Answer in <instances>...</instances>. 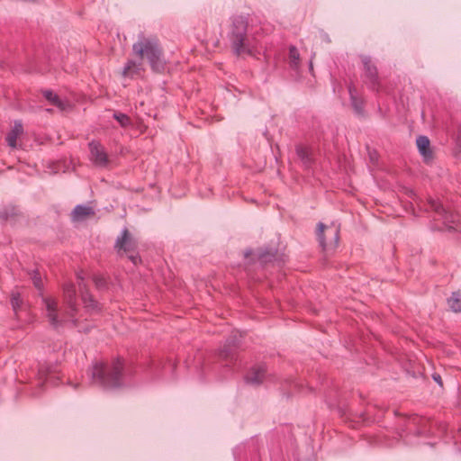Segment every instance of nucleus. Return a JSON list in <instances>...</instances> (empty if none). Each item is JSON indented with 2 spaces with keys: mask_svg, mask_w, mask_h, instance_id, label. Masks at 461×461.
Segmentation results:
<instances>
[{
  "mask_svg": "<svg viewBox=\"0 0 461 461\" xmlns=\"http://www.w3.org/2000/svg\"><path fill=\"white\" fill-rule=\"evenodd\" d=\"M43 303L45 304L46 310L48 312L47 317L49 319L50 323L55 329L63 325L65 319H59L58 315V303L55 299L50 297H44Z\"/></svg>",
  "mask_w": 461,
  "mask_h": 461,
  "instance_id": "10",
  "label": "nucleus"
},
{
  "mask_svg": "<svg viewBox=\"0 0 461 461\" xmlns=\"http://www.w3.org/2000/svg\"><path fill=\"white\" fill-rule=\"evenodd\" d=\"M79 291L81 294V299L85 304V307L92 311H99V303L95 300L94 296L90 294L86 285L79 284Z\"/></svg>",
  "mask_w": 461,
  "mask_h": 461,
  "instance_id": "14",
  "label": "nucleus"
},
{
  "mask_svg": "<svg viewBox=\"0 0 461 461\" xmlns=\"http://www.w3.org/2000/svg\"><path fill=\"white\" fill-rule=\"evenodd\" d=\"M77 280L79 281L78 285H79V284H81L82 285H86V284L84 283V276H83L82 272H79V273H77Z\"/></svg>",
  "mask_w": 461,
  "mask_h": 461,
  "instance_id": "31",
  "label": "nucleus"
},
{
  "mask_svg": "<svg viewBox=\"0 0 461 461\" xmlns=\"http://www.w3.org/2000/svg\"><path fill=\"white\" fill-rule=\"evenodd\" d=\"M93 282L97 290L103 291L108 289V281L101 275H94Z\"/></svg>",
  "mask_w": 461,
  "mask_h": 461,
  "instance_id": "21",
  "label": "nucleus"
},
{
  "mask_svg": "<svg viewBox=\"0 0 461 461\" xmlns=\"http://www.w3.org/2000/svg\"><path fill=\"white\" fill-rule=\"evenodd\" d=\"M267 366L266 363H258L253 365L245 375L247 384L258 386L263 384L267 375Z\"/></svg>",
  "mask_w": 461,
  "mask_h": 461,
  "instance_id": "9",
  "label": "nucleus"
},
{
  "mask_svg": "<svg viewBox=\"0 0 461 461\" xmlns=\"http://www.w3.org/2000/svg\"><path fill=\"white\" fill-rule=\"evenodd\" d=\"M23 126L19 122H15L14 128L12 131L8 133L6 137V140L10 147L16 148L17 147V139L22 135L23 133Z\"/></svg>",
  "mask_w": 461,
  "mask_h": 461,
  "instance_id": "18",
  "label": "nucleus"
},
{
  "mask_svg": "<svg viewBox=\"0 0 461 461\" xmlns=\"http://www.w3.org/2000/svg\"><path fill=\"white\" fill-rule=\"evenodd\" d=\"M350 95H351L352 103H353V105H354V107H355L356 111H357V113H360V112H361V103L356 100V98H355V96L353 95V93H352V91H351V90H350Z\"/></svg>",
  "mask_w": 461,
  "mask_h": 461,
  "instance_id": "27",
  "label": "nucleus"
},
{
  "mask_svg": "<svg viewBox=\"0 0 461 461\" xmlns=\"http://www.w3.org/2000/svg\"><path fill=\"white\" fill-rule=\"evenodd\" d=\"M91 160L98 167H106L109 164V158L104 149L98 143L91 142L89 144Z\"/></svg>",
  "mask_w": 461,
  "mask_h": 461,
  "instance_id": "13",
  "label": "nucleus"
},
{
  "mask_svg": "<svg viewBox=\"0 0 461 461\" xmlns=\"http://www.w3.org/2000/svg\"><path fill=\"white\" fill-rule=\"evenodd\" d=\"M429 208L435 212H439V210L441 208V204L438 201L433 200V199L429 200Z\"/></svg>",
  "mask_w": 461,
  "mask_h": 461,
  "instance_id": "26",
  "label": "nucleus"
},
{
  "mask_svg": "<svg viewBox=\"0 0 461 461\" xmlns=\"http://www.w3.org/2000/svg\"><path fill=\"white\" fill-rule=\"evenodd\" d=\"M317 240L325 252L335 249L339 244V232H317Z\"/></svg>",
  "mask_w": 461,
  "mask_h": 461,
  "instance_id": "11",
  "label": "nucleus"
},
{
  "mask_svg": "<svg viewBox=\"0 0 461 461\" xmlns=\"http://www.w3.org/2000/svg\"><path fill=\"white\" fill-rule=\"evenodd\" d=\"M243 255L246 260L245 266L247 268L252 267L257 262H258L260 266L264 267L276 258L277 249L268 246L259 247L256 249H247Z\"/></svg>",
  "mask_w": 461,
  "mask_h": 461,
  "instance_id": "6",
  "label": "nucleus"
},
{
  "mask_svg": "<svg viewBox=\"0 0 461 461\" xmlns=\"http://www.w3.org/2000/svg\"><path fill=\"white\" fill-rule=\"evenodd\" d=\"M417 147L420 154L424 157L425 159H429L432 157V153L430 150V142L429 140L425 136H420L417 139Z\"/></svg>",
  "mask_w": 461,
  "mask_h": 461,
  "instance_id": "17",
  "label": "nucleus"
},
{
  "mask_svg": "<svg viewBox=\"0 0 461 461\" xmlns=\"http://www.w3.org/2000/svg\"><path fill=\"white\" fill-rule=\"evenodd\" d=\"M290 64L294 68H296L299 64L300 54L295 47H291L289 50Z\"/></svg>",
  "mask_w": 461,
  "mask_h": 461,
  "instance_id": "24",
  "label": "nucleus"
},
{
  "mask_svg": "<svg viewBox=\"0 0 461 461\" xmlns=\"http://www.w3.org/2000/svg\"><path fill=\"white\" fill-rule=\"evenodd\" d=\"M360 418L362 419V421H365L366 419L365 418V413H362Z\"/></svg>",
  "mask_w": 461,
  "mask_h": 461,
  "instance_id": "33",
  "label": "nucleus"
},
{
  "mask_svg": "<svg viewBox=\"0 0 461 461\" xmlns=\"http://www.w3.org/2000/svg\"><path fill=\"white\" fill-rule=\"evenodd\" d=\"M398 429L401 430L399 432L400 437L405 431L416 436H427L430 432V420L425 417L413 414L402 418L398 424Z\"/></svg>",
  "mask_w": 461,
  "mask_h": 461,
  "instance_id": "5",
  "label": "nucleus"
},
{
  "mask_svg": "<svg viewBox=\"0 0 461 461\" xmlns=\"http://www.w3.org/2000/svg\"><path fill=\"white\" fill-rule=\"evenodd\" d=\"M11 304L14 312L17 314L18 311L22 309L23 301L18 292H13L11 294Z\"/></svg>",
  "mask_w": 461,
  "mask_h": 461,
  "instance_id": "20",
  "label": "nucleus"
},
{
  "mask_svg": "<svg viewBox=\"0 0 461 461\" xmlns=\"http://www.w3.org/2000/svg\"><path fill=\"white\" fill-rule=\"evenodd\" d=\"M63 301L67 306L65 310L64 315L71 319L73 325L77 326V320L74 319L76 316L78 308L77 303V290L76 286L72 283H68L63 285Z\"/></svg>",
  "mask_w": 461,
  "mask_h": 461,
  "instance_id": "8",
  "label": "nucleus"
},
{
  "mask_svg": "<svg viewBox=\"0 0 461 461\" xmlns=\"http://www.w3.org/2000/svg\"><path fill=\"white\" fill-rule=\"evenodd\" d=\"M271 461H284L283 455L281 451H277L276 453L270 455Z\"/></svg>",
  "mask_w": 461,
  "mask_h": 461,
  "instance_id": "28",
  "label": "nucleus"
},
{
  "mask_svg": "<svg viewBox=\"0 0 461 461\" xmlns=\"http://www.w3.org/2000/svg\"><path fill=\"white\" fill-rule=\"evenodd\" d=\"M114 119L121 124L122 127H127L131 124V119L124 113H114Z\"/></svg>",
  "mask_w": 461,
  "mask_h": 461,
  "instance_id": "25",
  "label": "nucleus"
},
{
  "mask_svg": "<svg viewBox=\"0 0 461 461\" xmlns=\"http://www.w3.org/2000/svg\"><path fill=\"white\" fill-rule=\"evenodd\" d=\"M310 68L312 69V63L310 64Z\"/></svg>",
  "mask_w": 461,
  "mask_h": 461,
  "instance_id": "34",
  "label": "nucleus"
},
{
  "mask_svg": "<svg viewBox=\"0 0 461 461\" xmlns=\"http://www.w3.org/2000/svg\"><path fill=\"white\" fill-rule=\"evenodd\" d=\"M95 216V208L88 205H77L71 212L70 217L74 222H83Z\"/></svg>",
  "mask_w": 461,
  "mask_h": 461,
  "instance_id": "12",
  "label": "nucleus"
},
{
  "mask_svg": "<svg viewBox=\"0 0 461 461\" xmlns=\"http://www.w3.org/2000/svg\"><path fill=\"white\" fill-rule=\"evenodd\" d=\"M247 22L243 17L235 18L231 31V42L233 49L238 55L250 54L251 50L248 47L247 38Z\"/></svg>",
  "mask_w": 461,
  "mask_h": 461,
  "instance_id": "7",
  "label": "nucleus"
},
{
  "mask_svg": "<svg viewBox=\"0 0 461 461\" xmlns=\"http://www.w3.org/2000/svg\"><path fill=\"white\" fill-rule=\"evenodd\" d=\"M125 362L117 357L108 361H95L91 369V381L104 390H116L125 385Z\"/></svg>",
  "mask_w": 461,
  "mask_h": 461,
  "instance_id": "1",
  "label": "nucleus"
},
{
  "mask_svg": "<svg viewBox=\"0 0 461 461\" xmlns=\"http://www.w3.org/2000/svg\"><path fill=\"white\" fill-rule=\"evenodd\" d=\"M447 304L453 312H461V294L459 292L452 293V295L447 299Z\"/></svg>",
  "mask_w": 461,
  "mask_h": 461,
  "instance_id": "19",
  "label": "nucleus"
},
{
  "mask_svg": "<svg viewBox=\"0 0 461 461\" xmlns=\"http://www.w3.org/2000/svg\"><path fill=\"white\" fill-rule=\"evenodd\" d=\"M132 51L142 60H147L153 71L160 73L165 69L163 51L155 37L140 36L132 45Z\"/></svg>",
  "mask_w": 461,
  "mask_h": 461,
  "instance_id": "2",
  "label": "nucleus"
},
{
  "mask_svg": "<svg viewBox=\"0 0 461 461\" xmlns=\"http://www.w3.org/2000/svg\"><path fill=\"white\" fill-rule=\"evenodd\" d=\"M114 249L119 257L126 256L134 266L142 263L138 251L137 240L131 236V232H122L115 241Z\"/></svg>",
  "mask_w": 461,
  "mask_h": 461,
  "instance_id": "4",
  "label": "nucleus"
},
{
  "mask_svg": "<svg viewBox=\"0 0 461 461\" xmlns=\"http://www.w3.org/2000/svg\"><path fill=\"white\" fill-rule=\"evenodd\" d=\"M143 62H136L133 60H129L126 66L123 68L122 75L124 77H133L136 75H140L144 71Z\"/></svg>",
  "mask_w": 461,
  "mask_h": 461,
  "instance_id": "16",
  "label": "nucleus"
},
{
  "mask_svg": "<svg viewBox=\"0 0 461 461\" xmlns=\"http://www.w3.org/2000/svg\"><path fill=\"white\" fill-rule=\"evenodd\" d=\"M242 336L237 332L231 333L225 340L224 345L215 354L217 360L226 366H232L239 357V349L241 345Z\"/></svg>",
  "mask_w": 461,
  "mask_h": 461,
  "instance_id": "3",
  "label": "nucleus"
},
{
  "mask_svg": "<svg viewBox=\"0 0 461 461\" xmlns=\"http://www.w3.org/2000/svg\"><path fill=\"white\" fill-rule=\"evenodd\" d=\"M366 69L371 77H373L376 74V70L375 68H371V66L368 65L367 63H366Z\"/></svg>",
  "mask_w": 461,
  "mask_h": 461,
  "instance_id": "30",
  "label": "nucleus"
},
{
  "mask_svg": "<svg viewBox=\"0 0 461 461\" xmlns=\"http://www.w3.org/2000/svg\"><path fill=\"white\" fill-rule=\"evenodd\" d=\"M432 379L440 386L443 387V381L441 375L438 373L432 375Z\"/></svg>",
  "mask_w": 461,
  "mask_h": 461,
  "instance_id": "29",
  "label": "nucleus"
},
{
  "mask_svg": "<svg viewBox=\"0 0 461 461\" xmlns=\"http://www.w3.org/2000/svg\"><path fill=\"white\" fill-rule=\"evenodd\" d=\"M44 97L50 102V104L58 107L60 111H67L70 108V104L68 102L61 100L59 95L50 90H46L43 92Z\"/></svg>",
  "mask_w": 461,
  "mask_h": 461,
  "instance_id": "15",
  "label": "nucleus"
},
{
  "mask_svg": "<svg viewBox=\"0 0 461 461\" xmlns=\"http://www.w3.org/2000/svg\"><path fill=\"white\" fill-rule=\"evenodd\" d=\"M326 229V226L323 223L318 224V230H324Z\"/></svg>",
  "mask_w": 461,
  "mask_h": 461,
  "instance_id": "32",
  "label": "nucleus"
},
{
  "mask_svg": "<svg viewBox=\"0 0 461 461\" xmlns=\"http://www.w3.org/2000/svg\"><path fill=\"white\" fill-rule=\"evenodd\" d=\"M31 276V278L32 280V283L39 291H42L43 289V282L41 279V276L38 269L32 270L31 273H29Z\"/></svg>",
  "mask_w": 461,
  "mask_h": 461,
  "instance_id": "22",
  "label": "nucleus"
},
{
  "mask_svg": "<svg viewBox=\"0 0 461 461\" xmlns=\"http://www.w3.org/2000/svg\"><path fill=\"white\" fill-rule=\"evenodd\" d=\"M296 153L306 166H308L311 163V152L307 148L298 147L296 149Z\"/></svg>",
  "mask_w": 461,
  "mask_h": 461,
  "instance_id": "23",
  "label": "nucleus"
}]
</instances>
